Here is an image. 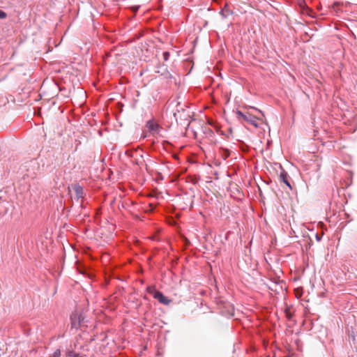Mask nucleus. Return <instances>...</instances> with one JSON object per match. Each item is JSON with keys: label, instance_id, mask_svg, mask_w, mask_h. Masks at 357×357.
Listing matches in <instances>:
<instances>
[{"label": "nucleus", "instance_id": "obj_17", "mask_svg": "<svg viewBox=\"0 0 357 357\" xmlns=\"http://www.w3.org/2000/svg\"><path fill=\"white\" fill-rule=\"evenodd\" d=\"M258 111H259V113H261V115H264V113L261 112V111H260V110H258Z\"/></svg>", "mask_w": 357, "mask_h": 357}, {"label": "nucleus", "instance_id": "obj_12", "mask_svg": "<svg viewBox=\"0 0 357 357\" xmlns=\"http://www.w3.org/2000/svg\"><path fill=\"white\" fill-rule=\"evenodd\" d=\"M7 17L6 12L0 9V19H5Z\"/></svg>", "mask_w": 357, "mask_h": 357}, {"label": "nucleus", "instance_id": "obj_9", "mask_svg": "<svg viewBox=\"0 0 357 357\" xmlns=\"http://www.w3.org/2000/svg\"><path fill=\"white\" fill-rule=\"evenodd\" d=\"M68 357H83L79 354L75 352L74 351H69L67 354Z\"/></svg>", "mask_w": 357, "mask_h": 357}, {"label": "nucleus", "instance_id": "obj_4", "mask_svg": "<svg viewBox=\"0 0 357 357\" xmlns=\"http://www.w3.org/2000/svg\"><path fill=\"white\" fill-rule=\"evenodd\" d=\"M79 313L77 311L73 312L70 315L71 327L73 328H79Z\"/></svg>", "mask_w": 357, "mask_h": 357}, {"label": "nucleus", "instance_id": "obj_13", "mask_svg": "<svg viewBox=\"0 0 357 357\" xmlns=\"http://www.w3.org/2000/svg\"><path fill=\"white\" fill-rule=\"evenodd\" d=\"M84 317L82 314L79 313V326H81L82 323L84 321Z\"/></svg>", "mask_w": 357, "mask_h": 357}, {"label": "nucleus", "instance_id": "obj_10", "mask_svg": "<svg viewBox=\"0 0 357 357\" xmlns=\"http://www.w3.org/2000/svg\"><path fill=\"white\" fill-rule=\"evenodd\" d=\"M61 353L59 349H56L49 357H61Z\"/></svg>", "mask_w": 357, "mask_h": 357}, {"label": "nucleus", "instance_id": "obj_1", "mask_svg": "<svg viewBox=\"0 0 357 357\" xmlns=\"http://www.w3.org/2000/svg\"><path fill=\"white\" fill-rule=\"evenodd\" d=\"M236 116L239 121H245L250 125L253 126L255 128H258V120H259V118L255 116L254 115L247 112L244 114L243 112L240 110L236 111Z\"/></svg>", "mask_w": 357, "mask_h": 357}, {"label": "nucleus", "instance_id": "obj_15", "mask_svg": "<svg viewBox=\"0 0 357 357\" xmlns=\"http://www.w3.org/2000/svg\"><path fill=\"white\" fill-rule=\"evenodd\" d=\"M258 111H259V113H261V115H264V113L261 112V111H260V110H258Z\"/></svg>", "mask_w": 357, "mask_h": 357}, {"label": "nucleus", "instance_id": "obj_8", "mask_svg": "<svg viewBox=\"0 0 357 357\" xmlns=\"http://www.w3.org/2000/svg\"><path fill=\"white\" fill-rule=\"evenodd\" d=\"M220 152L222 158L224 160H226L227 158H228L231 154L230 150H229L228 149H226V148H223V147L220 148Z\"/></svg>", "mask_w": 357, "mask_h": 357}, {"label": "nucleus", "instance_id": "obj_11", "mask_svg": "<svg viewBox=\"0 0 357 357\" xmlns=\"http://www.w3.org/2000/svg\"><path fill=\"white\" fill-rule=\"evenodd\" d=\"M163 59L165 61H167L169 58L170 54L169 52H164L162 54Z\"/></svg>", "mask_w": 357, "mask_h": 357}, {"label": "nucleus", "instance_id": "obj_2", "mask_svg": "<svg viewBox=\"0 0 357 357\" xmlns=\"http://www.w3.org/2000/svg\"><path fill=\"white\" fill-rule=\"evenodd\" d=\"M147 291L152 294L154 298L157 299L163 305H169L171 302V300L166 297L162 292L155 289L153 287H148Z\"/></svg>", "mask_w": 357, "mask_h": 357}, {"label": "nucleus", "instance_id": "obj_6", "mask_svg": "<svg viewBox=\"0 0 357 357\" xmlns=\"http://www.w3.org/2000/svg\"><path fill=\"white\" fill-rule=\"evenodd\" d=\"M73 189L74 190L76 195V199L78 200L80 198H83L84 196V190L83 188L78 183L74 184L73 185Z\"/></svg>", "mask_w": 357, "mask_h": 357}, {"label": "nucleus", "instance_id": "obj_14", "mask_svg": "<svg viewBox=\"0 0 357 357\" xmlns=\"http://www.w3.org/2000/svg\"><path fill=\"white\" fill-rule=\"evenodd\" d=\"M316 238H317V241H320L321 238L318 236V235L317 234L316 235Z\"/></svg>", "mask_w": 357, "mask_h": 357}, {"label": "nucleus", "instance_id": "obj_16", "mask_svg": "<svg viewBox=\"0 0 357 357\" xmlns=\"http://www.w3.org/2000/svg\"><path fill=\"white\" fill-rule=\"evenodd\" d=\"M258 111H259V113H261V115H264V113L261 112V111H260V110H258Z\"/></svg>", "mask_w": 357, "mask_h": 357}, {"label": "nucleus", "instance_id": "obj_7", "mask_svg": "<svg viewBox=\"0 0 357 357\" xmlns=\"http://www.w3.org/2000/svg\"><path fill=\"white\" fill-rule=\"evenodd\" d=\"M233 12L228 8L227 5H225L223 8L219 12L220 15L222 19H226L229 15H231Z\"/></svg>", "mask_w": 357, "mask_h": 357}, {"label": "nucleus", "instance_id": "obj_3", "mask_svg": "<svg viewBox=\"0 0 357 357\" xmlns=\"http://www.w3.org/2000/svg\"><path fill=\"white\" fill-rule=\"evenodd\" d=\"M146 127L148 128L149 131L152 133L153 136L160 135V131L162 130V128L153 120L148 121L146 123Z\"/></svg>", "mask_w": 357, "mask_h": 357}, {"label": "nucleus", "instance_id": "obj_5", "mask_svg": "<svg viewBox=\"0 0 357 357\" xmlns=\"http://www.w3.org/2000/svg\"><path fill=\"white\" fill-rule=\"evenodd\" d=\"M281 172L280 173V179L287 186H288L290 189H291V186L289 182V176L287 172L280 166Z\"/></svg>", "mask_w": 357, "mask_h": 357}]
</instances>
